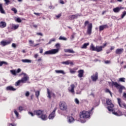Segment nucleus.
I'll return each instance as SVG.
<instances>
[{"label": "nucleus", "instance_id": "79ce46f5", "mask_svg": "<svg viewBox=\"0 0 126 126\" xmlns=\"http://www.w3.org/2000/svg\"><path fill=\"white\" fill-rule=\"evenodd\" d=\"M29 42L30 46H31L32 47V46H33V44H34V41L30 40L29 41Z\"/></svg>", "mask_w": 126, "mask_h": 126}, {"label": "nucleus", "instance_id": "393cba45", "mask_svg": "<svg viewBox=\"0 0 126 126\" xmlns=\"http://www.w3.org/2000/svg\"><path fill=\"white\" fill-rule=\"evenodd\" d=\"M22 62L24 63H31L32 61L29 59H23L22 60Z\"/></svg>", "mask_w": 126, "mask_h": 126}, {"label": "nucleus", "instance_id": "c85d7f7f", "mask_svg": "<svg viewBox=\"0 0 126 126\" xmlns=\"http://www.w3.org/2000/svg\"><path fill=\"white\" fill-rule=\"evenodd\" d=\"M55 72L56 73H61L62 74H65V72L63 70H56Z\"/></svg>", "mask_w": 126, "mask_h": 126}, {"label": "nucleus", "instance_id": "8fccbe9b", "mask_svg": "<svg viewBox=\"0 0 126 126\" xmlns=\"http://www.w3.org/2000/svg\"><path fill=\"white\" fill-rule=\"evenodd\" d=\"M18 110H19V111H20V112H22V111H23V107L19 106Z\"/></svg>", "mask_w": 126, "mask_h": 126}, {"label": "nucleus", "instance_id": "dca6fc26", "mask_svg": "<svg viewBox=\"0 0 126 126\" xmlns=\"http://www.w3.org/2000/svg\"><path fill=\"white\" fill-rule=\"evenodd\" d=\"M123 52H124V48H119L116 49L115 53L116 55H121V54H123Z\"/></svg>", "mask_w": 126, "mask_h": 126}, {"label": "nucleus", "instance_id": "5701e85b", "mask_svg": "<svg viewBox=\"0 0 126 126\" xmlns=\"http://www.w3.org/2000/svg\"><path fill=\"white\" fill-rule=\"evenodd\" d=\"M0 28H4L6 27V23L5 22H1L0 23Z\"/></svg>", "mask_w": 126, "mask_h": 126}, {"label": "nucleus", "instance_id": "de8ad7c7", "mask_svg": "<svg viewBox=\"0 0 126 126\" xmlns=\"http://www.w3.org/2000/svg\"><path fill=\"white\" fill-rule=\"evenodd\" d=\"M16 21L17 22H18L19 23H20L21 22V19L20 18H17L16 19Z\"/></svg>", "mask_w": 126, "mask_h": 126}, {"label": "nucleus", "instance_id": "7ed1b4c3", "mask_svg": "<svg viewBox=\"0 0 126 126\" xmlns=\"http://www.w3.org/2000/svg\"><path fill=\"white\" fill-rule=\"evenodd\" d=\"M90 117V112L83 111L80 114V118L81 119H87Z\"/></svg>", "mask_w": 126, "mask_h": 126}, {"label": "nucleus", "instance_id": "aec40b11", "mask_svg": "<svg viewBox=\"0 0 126 126\" xmlns=\"http://www.w3.org/2000/svg\"><path fill=\"white\" fill-rule=\"evenodd\" d=\"M103 48H102L101 46H96L95 48V51L99 53V52H102L103 51Z\"/></svg>", "mask_w": 126, "mask_h": 126}, {"label": "nucleus", "instance_id": "412c9836", "mask_svg": "<svg viewBox=\"0 0 126 126\" xmlns=\"http://www.w3.org/2000/svg\"><path fill=\"white\" fill-rule=\"evenodd\" d=\"M108 28V26L107 25H102L99 26V31H103L104 29Z\"/></svg>", "mask_w": 126, "mask_h": 126}, {"label": "nucleus", "instance_id": "473e14b6", "mask_svg": "<svg viewBox=\"0 0 126 126\" xmlns=\"http://www.w3.org/2000/svg\"><path fill=\"white\" fill-rule=\"evenodd\" d=\"M66 53H70L71 54H74V51L71 49H67L65 50Z\"/></svg>", "mask_w": 126, "mask_h": 126}, {"label": "nucleus", "instance_id": "ddd939ff", "mask_svg": "<svg viewBox=\"0 0 126 126\" xmlns=\"http://www.w3.org/2000/svg\"><path fill=\"white\" fill-rule=\"evenodd\" d=\"M125 9V7H117L113 8V11L115 13H119V12H120V11L121 10V9Z\"/></svg>", "mask_w": 126, "mask_h": 126}, {"label": "nucleus", "instance_id": "f257e3e1", "mask_svg": "<svg viewBox=\"0 0 126 126\" xmlns=\"http://www.w3.org/2000/svg\"><path fill=\"white\" fill-rule=\"evenodd\" d=\"M112 86H114L117 88V89L119 90V93L122 94L123 93V90L125 89V86H122L119 84L117 82L112 81Z\"/></svg>", "mask_w": 126, "mask_h": 126}, {"label": "nucleus", "instance_id": "20e7f679", "mask_svg": "<svg viewBox=\"0 0 126 126\" xmlns=\"http://www.w3.org/2000/svg\"><path fill=\"white\" fill-rule=\"evenodd\" d=\"M60 49H51L49 51H46L43 55H56V54H58Z\"/></svg>", "mask_w": 126, "mask_h": 126}, {"label": "nucleus", "instance_id": "7c9ffc66", "mask_svg": "<svg viewBox=\"0 0 126 126\" xmlns=\"http://www.w3.org/2000/svg\"><path fill=\"white\" fill-rule=\"evenodd\" d=\"M90 49L91 51H96V47L94 46L93 44H92L90 47Z\"/></svg>", "mask_w": 126, "mask_h": 126}, {"label": "nucleus", "instance_id": "4d7b16f0", "mask_svg": "<svg viewBox=\"0 0 126 126\" xmlns=\"http://www.w3.org/2000/svg\"><path fill=\"white\" fill-rule=\"evenodd\" d=\"M34 14H35V15H37L38 16H40V15H41V14L40 13L34 12Z\"/></svg>", "mask_w": 126, "mask_h": 126}, {"label": "nucleus", "instance_id": "4468645a", "mask_svg": "<svg viewBox=\"0 0 126 126\" xmlns=\"http://www.w3.org/2000/svg\"><path fill=\"white\" fill-rule=\"evenodd\" d=\"M118 100V103L121 108H125L126 109V104L125 103H122L121 104L122 101L121 100V98H117Z\"/></svg>", "mask_w": 126, "mask_h": 126}, {"label": "nucleus", "instance_id": "09e8293b", "mask_svg": "<svg viewBox=\"0 0 126 126\" xmlns=\"http://www.w3.org/2000/svg\"><path fill=\"white\" fill-rule=\"evenodd\" d=\"M4 1H5V4H7V5H8V3L10 2V1L9 0H4Z\"/></svg>", "mask_w": 126, "mask_h": 126}, {"label": "nucleus", "instance_id": "c756f323", "mask_svg": "<svg viewBox=\"0 0 126 126\" xmlns=\"http://www.w3.org/2000/svg\"><path fill=\"white\" fill-rule=\"evenodd\" d=\"M87 46H89V42L84 43L81 47V49H86L87 48Z\"/></svg>", "mask_w": 126, "mask_h": 126}, {"label": "nucleus", "instance_id": "58836bf2", "mask_svg": "<svg viewBox=\"0 0 126 126\" xmlns=\"http://www.w3.org/2000/svg\"><path fill=\"white\" fill-rule=\"evenodd\" d=\"M122 13L123 14L121 15V18L123 19V18H124L125 16L126 15V11H124Z\"/></svg>", "mask_w": 126, "mask_h": 126}, {"label": "nucleus", "instance_id": "c9c22d12", "mask_svg": "<svg viewBox=\"0 0 126 126\" xmlns=\"http://www.w3.org/2000/svg\"><path fill=\"white\" fill-rule=\"evenodd\" d=\"M61 63H62V64H66L67 65H68V64H69V61L63 62Z\"/></svg>", "mask_w": 126, "mask_h": 126}, {"label": "nucleus", "instance_id": "0eeeda50", "mask_svg": "<svg viewBox=\"0 0 126 126\" xmlns=\"http://www.w3.org/2000/svg\"><path fill=\"white\" fill-rule=\"evenodd\" d=\"M22 74L24 75V77L21 79V81L22 83H26L27 80L29 79V77H28V75L25 73H22L21 75H22Z\"/></svg>", "mask_w": 126, "mask_h": 126}, {"label": "nucleus", "instance_id": "ea45409f", "mask_svg": "<svg viewBox=\"0 0 126 126\" xmlns=\"http://www.w3.org/2000/svg\"><path fill=\"white\" fill-rule=\"evenodd\" d=\"M11 10H12V11H13L14 13H15V14L16 13H17V9H16V8L13 7Z\"/></svg>", "mask_w": 126, "mask_h": 126}, {"label": "nucleus", "instance_id": "69168bd1", "mask_svg": "<svg viewBox=\"0 0 126 126\" xmlns=\"http://www.w3.org/2000/svg\"><path fill=\"white\" fill-rule=\"evenodd\" d=\"M39 55L37 54H35L34 55V58H35V59H37V58H38V56Z\"/></svg>", "mask_w": 126, "mask_h": 126}, {"label": "nucleus", "instance_id": "864d4df0", "mask_svg": "<svg viewBox=\"0 0 126 126\" xmlns=\"http://www.w3.org/2000/svg\"><path fill=\"white\" fill-rule=\"evenodd\" d=\"M61 16H62V14L61 13L56 15V17H57V18L59 19V18H60V17H61Z\"/></svg>", "mask_w": 126, "mask_h": 126}, {"label": "nucleus", "instance_id": "f8f14e48", "mask_svg": "<svg viewBox=\"0 0 126 126\" xmlns=\"http://www.w3.org/2000/svg\"><path fill=\"white\" fill-rule=\"evenodd\" d=\"M56 111H57V107H56L54 110L53 111V112L51 113V114H50V115L49 116V120H53V119H54V118H55L56 115H55V113H56Z\"/></svg>", "mask_w": 126, "mask_h": 126}, {"label": "nucleus", "instance_id": "f03ea898", "mask_svg": "<svg viewBox=\"0 0 126 126\" xmlns=\"http://www.w3.org/2000/svg\"><path fill=\"white\" fill-rule=\"evenodd\" d=\"M106 104L108 105L107 109L109 112H113L114 111V104L112 103V100L110 98L106 99Z\"/></svg>", "mask_w": 126, "mask_h": 126}, {"label": "nucleus", "instance_id": "2eb2a0df", "mask_svg": "<svg viewBox=\"0 0 126 126\" xmlns=\"http://www.w3.org/2000/svg\"><path fill=\"white\" fill-rule=\"evenodd\" d=\"M47 97L49 99H51L52 96H53V95H55V94H54V93H53L52 91H50L49 89H47Z\"/></svg>", "mask_w": 126, "mask_h": 126}, {"label": "nucleus", "instance_id": "a878e982", "mask_svg": "<svg viewBox=\"0 0 126 126\" xmlns=\"http://www.w3.org/2000/svg\"><path fill=\"white\" fill-rule=\"evenodd\" d=\"M6 90L10 91H15L16 89H14L13 87L8 86L6 88Z\"/></svg>", "mask_w": 126, "mask_h": 126}, {"label": "nucleus", "instance_id": "a19ab883", "mask_svg": "<svg viewBox=\"0 0 126 126\" xmlns=\"http://www.w3.org/2000/svg\"><path fill=\"white\" fill-rule=\"evenodd\" d=\"M7 64V63L4 61L0 62V66H2V64Z\"/></svg>", "mask_w": 126, "mask_h": 126}, {"label": "nucleus", "instance_id": "a211bd4d", "mask_svg": "<svg viewBox=\"0 0 126 126\" xmlns=\"http://www.w3.org/2000/svg\"><path fill=\"white\" fill-rule=\"evenodd\" d=\"M39 118H40V119H41L42 121H47L48 119V116L46 114H42L41 116L39 117Z\"/></svg>", "mask_w": 126, "mask_h": 126}, {"label": "nucleus", "instance_id": "4c0bfd02", "mask_svg": "<svg viewBox=\"0 0 126 126\" xmlns=\"http://www.w3.org/2000/svg\"><path fill=\"white\" fill-rule=\"evenodd\" d=\"M14 113L15 115L16 116L17 118H18V116H19V113L16 111V110L14 109Z\"/></svg>", "mask_w": 126, "mask_h": 126}, {"label": "nucleus", "instance_id": "bb28decb", "mask_svg": "<svg viewBox=\"0 0 126 126\" xmlns=\"http://www.w3.org/2000/svg\"><path fill=\"white\" fill-rule=\"evenodd\" d=\"M112 112V114L113 115H115V116H117V117H119L120 116H122V112L119 111V113L118 112H115L113 111H111Z\"/></svg>", "mask_w": 126, "mask_h": 126}, {"label": "nucleus", "instance_id": "37998d69", "mask_svg": "<svg viewBox=\"0 0 126 126\" xmlns=\"http://www.w3.org/2000/svg\"><path fill=\"white\" fill-rule=\"evenodd\" d=\"M59 40H63V41H66L67 39L64 37L60 36L59 37Z\"/></svg>", "mask_w": 126, "mask_h": 126}, {"label": "nucleus", "instance_id": "6e6552de", "mask_svg": "<svg viewBox=\"0 0 126 126\" xmlns=\"http://www.w3.org/2000/svg\"><path fill=\"white\" fill-rule=\"evenodd\" d=\"M93 27V26L92 25V23L89 24L88 26L87 31V33L89 35H91V33H92Z\"/></svg>", "mask_w": 126, "mask_h": 126}, {"label": "nucleus", "instance_id": "e433bc0d", "mask_svg": "<svg viewBox=\"0 0 126 126\" xmlns=\"http://www.w3.org/2000/svg\"><path fill=\"white\" fill-rule=\"evenodd\" d=\"M105 92L106 93H109V94H110L111 97H112V92H111V91H110V90H109L108 89H106L105 90Z\"/></svg>", "mask_w": 126, "mask_h": 126}, {"label": "nucleus", "instance_id": "774afa93", "mask_svg": "<svg viewBox=\"0 0 126 126\" xmlns=\"http://www.w3.org/2000/svg\"><path fill=\"white\" fill-rule=\"evenodd\" d=\"M123 96L124 97V98H125V99H126V93H124Z\"/></svg>", "mask_w": 126, "mask_h": 126}, {"label": "nucleus", "instance_id": "680f3d73", "mask_svg": "<svg viewBox=\"0 0 126 126\" xmlns=\"http://www.w3.org/2000/svg\"><path fill=\"white\" fill-rule=\"evenodd\" d=\"M85 26H86L87 25V24H89V22L88 21H86L85 22Z\"/></svg>", "mask_w": 126, "mask_h": 126}, {"label": "nucleus", "instance_id": "e2e57ef3", "mask_svg": "<svg viewBox=\"0 0 126 126\" xmlns=\"http://www.w3.org/2000/svg\"><path fill=\"white\" fill-rule=\"evenodd\" d=\"M101 47L103 48H105V47H106L107 46V43H104L103 44V46H101Z\"/></svg>", "mask_w": 126, "mask_h": 126}, {"label": "nucleus", "instance_id": "9b49d317", "mask_svg": "<svg viewBox=\"0 0 126 126\" xmlns=\"http://www.w3.org/2000/svg\"><path fill=\"white\" fill-rule=\"evenodd\" d=\"M91 79L93 81L96 82L98 79V72H96L95 74H93L91 76Z\"/></svg>", "mask_w": 126, "mask_h": 126}, {"label": "nucleus", "instance_id": "4be33fe9", "mask_svg": "<svg viewBox=\"0 0 126 126\" xmlns=\"http://www.w3.org/2000/svg\"><path fill=\"white\" fill-rule=\"evenodd\" d=\"M0 13H2V14H5V11H4V10L3 9V8L2 7V4L0 3Z\"/></svg>", "mask_w": 126, "mask_h": 126}, {"label": "nucleus", "instance_id": "1a4fd4ad", "mask_svg": "<svg viewBox=\"0 0 126 126\" xmlns=\"http://www.w3.org/2000/svg\"><path fill=\"white\" fill-rule=\"evenodd\" d=\"M79 16H81V14H76L73 15H70L69 16V19L70 20H73L74 19H76V18H78Z\"/></svg>", "mask_w": 126, "mask_h": 126}, {"label": "nucleus", "instance_id": "bf43d9fd", "mask_svg": "<svg viewBox=\"0 0 126 126\" xmlns=\"http://www.w3.org/2000/svg\"><path fill=\"white\" fill-rule=\"evenodd\" d=\"M70 73H75V71H74L72 69H70Z\"/></svg>", "mask_w": 126, "mask_h": 126}, {"label": "nucleus", "instance_id": "b1692460", "mask_svg": "<svg viewBox=\"0 0 126 126\" xmlns=\"http://www.w3.org/2000/svg\"><path fill=\"white\" fill-rule=\"evenodd\" d=\"M11 29H14V30H16L19 27V25H14L13 24H11Z\"/></svg>", "mask_w": 126, "mask_h": 126}, {"label": "nucleus", "instance_id": "338daca9", "mask_svg": "<svg viewBox=\"0 0 126 126\" xmlns=\"http://www.w3.org/2000/svg\"><path fill=\"white\" fill-rule=\"evenodd\" d=\"M9 126H16V125L10 124H9Z\"/></svg>", "mask_w": 126, "mask_h": 126}, {"label": "nucleus", "instance_id": "6ab92c4d", "mask_svg": "<svg viewBox=\"0 0 126 126\" xmlns=\"http://www.w3.org/2000/svg\"><path fill=\"white\" fill-rule=\"evenodd\" d=\"M70 86L71 89H68L69 92H71V93H74V87H75V85L72 84Z\"/></svg>", "mask_w": 126, "mask_h": 126}, {"label": "nucleus", "instance_id": "39448f33", "mask_svg": "<svg viewBox=\"0 0 126 126\" xmlns=\"http://www.w3.org/2000/svg\"><path fill=\"white\" fill-rule=\"evenodd\" d=\"M12 42V39H9L8 40H2L0 42V45L3 47H5V46H7V45H9V44L11 43Z\"/></svg>", "mask_w": 126, "mask_h": 126}, {"label": "nucleus", "instance_id": "6e6d98bb", "mask_svg": "<svg viewBox=\"0 0 126 126\" xmlns=\"http://www.w3.org/2000/svg\"><path fill=\"white\" fill-rule=\"evenodd\" d=\"M29 115H31L32 117H34V115H35V113L33 114L32 112H29Z\"/></svg>", "mask_w": 126, "mask_h": 126}, {"label": "nucleus", "instance_id": "72a5a7b5", "mask_svg": "<svg viewBox=\"0 0 126 126\" xmlns=\"http://www.w3.org/2000/svg\"><path fill=\"white\" fill-rule=\"evenodd\" d=\"M10 72L13 75H16V71L15 70H11Z\"/></svg>", "mask_w": 126, "mask_h": 126}, {"label": "nucleus", "instance_id": "3c124183", "mask_svg": "<svg viewBox=\"0 0 126 126\" xmlns=\"http://www.w3.org/2000/svg\"><path fill=\"white\" fill-rule=\"evenodd\" d=\"M75 102L76 104H77V105L79 104V100L77 98L75 99Z\"/></svg>", "mask_w": 126, "mask_h": 126}, {"label": "nucleus", "instance_id": "f704fd0d", "mask_svg": "<svg viewBox=\"0 0 126 126\" xmlns=\"http://www.w3.org/2000/svg\"><path fill=\"white\" fill-rule=\"evenodd\" d=\"M35 96L37 97V98H39V96H40V91H35Z\"/></svg>", "mask_w": 126, "mask_h": 126}, {"label": "nucleus", "instance_id": "f3484780", "mask_svg": "<svg viewBox=\"0 0 126 126\" xmlns=\"http://www.w3.org/2000/svg\"><path fill=\"white\" fill-rule=\"evenodd\" d=\"M78 76L80 78H81V77H83V74L84 73V70H79L78 71Z\"/></svg>", "mask_w": 126, "mask_h": 126}, {"label": "nucleus", "instance_id": "a18cd8bd", "mask_svg": "<svg viewBox=\"0 0 126 126\" xmlns=\"http://www.w3.org/2000/svg\"><path fill=\"white\" fill-rule=\"evenodd\" d=\"M125 79L126 78H120L119 79V81H121V82H125Z\"/></svg>", "mask_w": 126, "mask_h": 126}, {"label": "nucleus", "instance_id": "052dcab7", "mask_svg": "<svg viewBox=\"0 0 126 126\" xmlns=\"http://www.w3.org/2000/svg\"><path fill=\"white\" fill-rule=\"evenodd\" d=\"M74 35H75V33H73V34L71 36V39H74Z\"/></svg>", "mask_w": 126, "mask_h": 126}, {"label": "nucleus", "instance_id": "423d86ee", "mask_svg": "<svg viewBox=\"0 0 126 126\" xmlns=\"http://www.w3.org/2000/svg\"><path fill=\"white\" fill-rule=\"evenodd\" d=\"M59 106L62 111H66L67 109V105H66V103L64 102H61Z\"/></svg>", "mask_w": 126, "mask_h": 126}, {"label": "nucleus", "instance_id": "cd10ccee", "mask_svg": "<svg viewBox=\"0 0 126 126\" xmlns=\"http://www.w3.org/2000/svg\"><path fill=\"white\" fill-rule=\"evenodd\" d=\"M68 122L69 124H71V123L74 122V119L72 117H69L68 118Z\"/></svg>", "mask_w": 126, "mask_h": 126}, {"label": "nucleus", "instance_id": "2f4dec72", "mask_svg": "<svg viewBox=\"0 0 126 126\" xmlns=\"http://www.w3.org/2000/svg\"><path fill=\"white\" fill-rule=\"evenodd\" d=\"M20 83H22V82L21 81V80H19L15 83V86H19V85H20Z\"/></svg>", "mask_w": 126, "mask_h": 126}, {"label": "nucleus", "instance_id": "5fc2aeb1", "mask_svg": "<svg viewBox=\"0 0 126 126\" xmlns=\"http://www.w3.org/2000/svg\"><path fill=\"white\" fill-rule=\"evenodd\" d=\"M21 71V69L18 68V69H17V71H16V72L17 73H19V72H20Z\"/></svg>", "mask_w": 126, "mask_h": 126}, {"label": "nucleus", "instance_id": "9d476101", "mask_svg": "<svg viewBox=\"0 0 126 126\" xmlns=\"http://www.w3.org/2000/svg\"><path fill=\"white\" fill-rule=\"evenodd\" d=\"M34 115H36L39 118V117H41L42 114H44V111L42 110H35L34 111Z\"/></svg>", "mask_w": 126, "mask_h": 126}, {"label": "nucleus", "instance_id": "0e129e2a", "mask_svg": "<svg viewBox=\"0 0 126 126\" xmlns=\"http://www.w3.org/2000/svg\"><path fill=\"white\" fill-rule=\"evenodd\" d=\"M60 3H61V4H64V2H63V0H60Z\"/></svg>", "mask_w": 126, "mask_h": 126}, {"label": "nucleus", "instance_id": "49530a36", "mask_svg": "<svg viewBox=\"0 0 126 126\" xmlns=\"http://www.w3.org/2000/svg\"><path fill=\"white\" fill-rule=\"evenodd\" d=\"M55 47L57 48V49H59V50H60L59 48H61V45H60V43H57L55 45Z\"/></svg>", "mask_w": 126, "mask_h": 126}, {"label": "nucleus", "instance_id": "13d9d810", "mask_svg": "<svg viewBox=\"0 0 126 126\" xmlns=\"http://www.w3.org/2000/svg\"><path fill=\"white\" fill-rule=\"evenodd\" d=\"M12 47L13 48H16V44L15 43H12Z\"/></svg>", "mask_w": 126, "mask_h": 126}, {"label": "nucleus", "instance_id": "c03bdc74", "mask_svg": "<svg viewBox=\"0 0 126 126\" xmlns=\"http://www.w3.org/2000/svg\"><path fill=\"white\" fill-rule=\"evenodd\" d=\"M56 41V38H52L50 39V41L48 42V44H51L52 42H55Z\"/></svg>", "mask_w": 126, "mask_h": 126}, {"label": "nucleus", "instance_id": "603ef678", "mask_svg": "<svg viewBox=\"0 0 126 126\" xmlns=\"http://www.w3.org/2000/svg\"><path fill=\"white\" fill-rule=\"evenodd\" d=\"M29 95H30V93H29V92H26V94H25V96L26 97H28L29 96Z\"/></svg>", "mask_w": 126, "mask_h": 126}]
</instances>
